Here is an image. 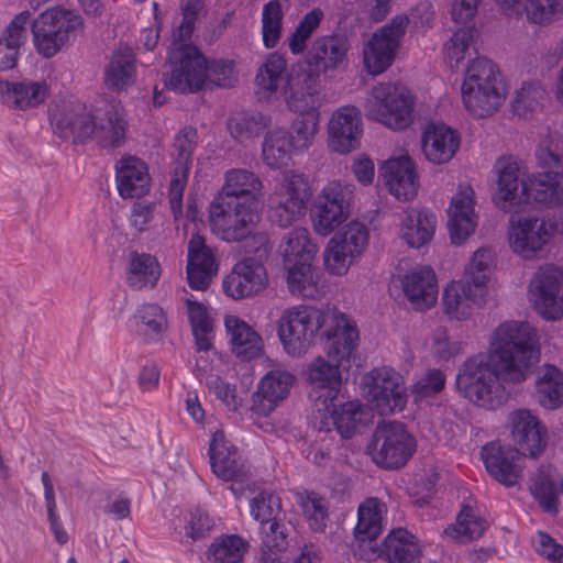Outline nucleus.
I'll return each instance as SVG.
<instances>
[{"mask_svg":"<svg viewBox=\"0 0 563 563\" xmlns=\"http://www.w3.org/2000/svg\"><path fill=\"white\" fill-rule=\"evenodd\" d=\"M421 554L417 539L407 530L398 528L389 532L382 547H371L368 553H362L365 560L385 558L390 563H412Z\"/></svg>","mask_w":563,"mask_h":563,"instance_id":"c756f323","label":"nucleus"},{"mask_svg":"<svg viewBox=\"0 0 563 563\" xmlns=\"http://www.w3.org/2000/svg\"><path fill=\"white\" fill-rule=\"evenodd\" d=\"M367 397L382 416L401 411L407 402L402 376L393 368L379 367L367 376Z\"/></svg>","mask_w":563,"mask_h":563,"instance_id":"4468645a","label":"nucleus"},{"mask_svg":"<svg viewBox=\"0 0 563 563\" xmlns=\"http://www.w3.org/2000/svg\"><path fill=\"white\" fill-rule=\"evenodd\" d=\"M352 199V185H342L339 181L329 183L323 188L314 208L316 231L323 236L332 233L350 217Z\"/></svg>","mask_w":563,"mask_h":563,"instance_id":"f8f14e48","label":"nucleus"},{"mask_svg":"<svg viewBox=\"0 0 563 563\" xmlns=\"http://www.w3.org/2000/svg\"><path fill=\"white\" fill-rule=\"evenodd\" d=\"M282 253L285 264L312 262L317 253V245L312 243L307 229L297 228L286 235Z\"/></svg>","mask_w":563,"mask_h":563,"instance_id":"603ef678","label":"nucleus"},{"mask_svg":"<svg viewBox=\"0 0 563 563\" xmlns=\"http://www.w3.org/2000/svg\"><path fill=\"white\" fill-rule=\"evenodd\" d=\"M292 150H295V144L290 140L289 132L277 128L265 135L262 150L263 159L269 167L279 168L287 165Z\"/></svg>","mask_w":563,"mask_h":563,"instance_id":"8fccbe9b","label":"nucleus"},{"mask_svg":"<svg viewBox=\"0 0 563 563\" xmlns=\"http://www.w3.org/2000/svg\"><path fill=\"white\" fill-rule=\"evenodd\" d=\"M534 395L539 405L544 409L560 408L563 405V373L551 364L539 367Z\"/></svg>","mask_w":563,"mask_h":563,"instance_id":"79ce46f5","label":"nucleus"},{"mask_svg":"<svg viewBox=\"0 0 563 563\" xmlns=\"http://www.w3.org/2000/svg\"><path fill=\"white\" fill-rule=\"evenodd\" d=\"M511 250L525 258L540 255L551 239V231L545 220L523 218L511 223L509 231Z\"/></svg>","mask_w":563,"mask_h":563,"instance_id":"6ab92c4d","label":"nucleus"},{"mask_svg":"<svg viewBox=\"0 0 563 563\" xmlns=\"http://www.w3.org/2000/svg\"><path fill=\"white\" fill-rule=\"evenodd\" d=\"M135 81V55L128 46L113 52L104 71V85L109 90L120 92Z\"/></svg>","mask_w":563,"mask_h":563,"instance_id":"a19ab883","label":"nucleus"},{"mask_svg":"<svg viewBox=\"0 0 563 563\" xmlns=\"http://www.w3.org/2000/svg\"><path fill=\"white\" fill-rule=\"evenodd\" d=\"M529 490L545 512L552 516L559 512V496L563 493V486L558 483L552 466L541 465L532 474Z\"/></svg>","mask_w":563,"mask_h":563,"instance_id":"c9c22d12","label":"nucleus"},{"mask_svg":"<svg viewBox=\"0 0 563 563\" xmlns=\"http://www.w3.org/2000/svg\"><path fill=\"white\" fill-rule=\"evenodd\" d=\"M283 11L277 0H272L264 5L263 9V42L268 48L274 47L279 37L282 30Z\"/></svg>","mask_w":563,"mask_h":563,"instance_id":"69168bd1","label":"nucleus"},{"mask_svg":"<svg viewBox=\"0 0 563 563\" xmlns=\"http://www.w3.org/2000/svg\"><path fill=\"white\" fill-rule=\"evenodd\" d=\"M0 95L3 102L15 110H26L43 103L48 95L45 81L11 82L0 80Z\"/></svg>","mask_w":563,"mask_h":563,"instance_id":"f704fd0d","label":"nucleus"},{"mask_svg":"<svg viewBox=\"0 0 563 563\" xmlns=\"http://www.w3.org/2000/svg\"><path fill=\"white\" fill-rule=\"evenodd\" d=\"M401 284L413 309L423 311L435 305L438 286L435 275L430 268H421L405 275Z\"/></svg>","mask_w":563,"mask_h":563,"instance_id":"72a5a7b5","label":"nucleus"},{"mask_svg":"<svg viewBox=\"0 0 563 563\" xmlns=\"http://www.w3.org/2000/svg\"><path fill=\"white\" fill-rule=\"evenodd\" d=\"M161 275L156 258L146 253L132 252L128 273V282L134 288L153 287Z\"/></svg>","mask_w":563,"mask_h":563,"instance_id":"864d4df0","label":"nucleus"},{"mask_svg":"<svg viewBox=\"0 0 563 563\" xmlns=\"http://www.w3.org/2000/svg\"><path fill=\"white\" fill-rule=\"evenodd\" d=\"M209 453L212 471L218 477L241 483L247 479V471L241 462L236 448L228 445L222 430L213 433Z\"/></svg>","mask_w":563,"mask_h":563,"instance_id":"7c9ffc66","label":"nucleus"},{"mask_svg":"<svg viewBox=\"0 0 563 563\" xmlns=\"http://www.w3.org/2000/svg\"><path fill=\"white\" fill-rule=\"evenodd\" d=\"M518 452L511 446L490 442L482 450V457L489 475L505 486H514L521 477V466L517 463Z\"/></svg>","mask_w":563,"mask_h":563,"instance_id":"c85d7f7f","label":"nucleus"},{"mask_svg":"<svg viewBox=\"0 0 563 563\" xmlns=\"http://www.w3.org/2000/svg\"><path fill=\"white\" fill-rule=\"evenodd\" d=\"M340 395L336 398L329 399L328 402L320 404L321 423L327 431L332 426L344 439L352 438L358 428L364 423L366 411L358 401L342 402Z\"/></svg>","mask_w":563,"mask_h":563,"instance_id":"aec40b11","label":"nucleus"},{"mask_svg":"<svg viewBox=\"0 0 563 563\" xmlns=\"http://www.w3.org/2000/svg\"><path fill=\"white\" fill-rule=\"evenodd\" d=\"M349 48L350 43L345 35L317 37L307 52L306 65L318 75L335 70L347 60Z\"/></svg>","mask_w":563,"mask_h":563,"instance_id":"4be33fe9","label":"nucleus"},{"mask_svg":"<svg viewBox=\"0 0 563 563\" xmlns=\"http://www.w3.org/2000/svg\"><path fill=\"white\" fill-rule=\"evenodd\" d=\"M300 506L312 530L322 532L328 521V505L324 498L311 492L299 495Z\"/></svg>","mask_w":563,"mask_h":563,"instance_id":"e2e57ef3","label":"nucleus"},{"mask_svg":"<svg viewBox=\"0 0 563 563\" xmlns=\"http://www.w3.org/2000/svg\"><path fill=\"white\" fill-rule=\"evenodd\" d=\"M494 252L489 247L478 249L465 269V280L471 282L476 290H483L487 282V272L494 264Z\"/></svg>","mask_w":563,"mask_h":563,"instance_id":"0e129e2a","label":"nucleus"},{"mask_svg":"<svg viewBox=\"0 0 563 563\" xmlns=\"http://www.w3.org/2000/svg\"><path fill=\"white\" fill-rule=\"evenodd\" d=\"M511 12L525 15L527 21L548 25L563 13V0H520Z\"/></svg>","mask_w":563,"mask_h":563,"instance_id":"5fc2aeb1","label":"nucleus"},{"mask_svg":"<svg viewBox=\"0 0 563 563\" xmlns=\"http://www.w3.org/2000/svg\"><path fill=\"white\" fill-rule=\"evenodd\" d=\"M218 265L205 239L195 234L188 243L187 280L191 289L206 290L212 277L217 274Z\"/></svg>","mask_w":563,"mask_h":563,"instance_id":"cd10ccee","label":"nucleus"},{"mask_svg":"<svg viewBox=\"0 0 563 563\" xmlns=\"http://www.w3.org/2000/svg\"><path fill=\"white\" fill-rule=\"evenodd\" d=\"M331 311L308 305L285 309L277 322V333L286 352L291 355L306 353L317 333H321L327 321L333 319Z\"/></svg>","mask_w":563,"mask_h":563,"instance_id":"39448f33","label":"nucleus"},{"mask_svg":"<svg viewBox=\"0 0 563 563\" xmlns=\"http://www.w3.org/2000/svg\"><path fill=\"white\" fill-rule=\"evenodd\" d=\"M415 440L400 422L379 423L367 445L372 460L384 468H399L411 457Z\"/></svg>","mask_w":563,"mask_h":563,"instance_id":"0eeeda50","label":"nucleus"},{"mask_svg":"<svg viewBox=\"0 0 563 563\" xmlns=\"http://www.w3.org/2000/svg\"><path fill=\"white\" fill-rule=\"evenodd\" d=\"M511 437L518 453L539 456L548 443V431L538 417L527 409L510 415Z\"/></svg>","mask_w":563,"mask_h":563,"instance_id":"a211bd4d","label":"nucleus"},{"mask_svg":"<svg viewBox=\"0 0 563 563\" xmlns=\"http://www.w3.org/2000/svg\"><path fill=\"white\" fill-rule=\"evenodd\" d=\"M194 26V20L184 18L173 33L167 57L170 71L165 74L164 85L175 92H196L205 85L207 59L196 46L186 43L190 40Z\"/></svg>","mask_w":563,"mask_h":563,"instance_id":"f257e3e1","label":"nucleus"},{"mask_svg":"<svg viewBox=\"0 0 563 563\" xmlns=\"http://www.w3.org/2000/svg\"><path fill=\"white\" fill-rule=\"evenodd\" d=\"M185 303L198 351L210 350L211 342L209 335L213 331V320L207 307L190 298H187Z\"/></svg>","mask_w":563,"mask_h":563,"instance_id":"6e6d98bb","label":"nucleus"},{"mask_svg":"<svg viewBox=\"0 0 563 563\" xmlns=\"http://www.w3.org/2000/svg\"><path fill=\"white\" fill-rule=\"evenodd\" d=\"M268 125V119L262 113L238 112L228 121L230 134L244 142L257 137Z\"/></svg>","mask_w":563,"mask_h":563,"instance_id":"bf43d9fd","label":"nucleus"},{"mask_svg":"<svg viewBox=\"0 0 563 563\" xmlns=\"http://www.w3.org/2000/svg\"><path fill=\"white\" fill-rule=\"evenodd\" d=\"M209 219L213 232L227 242H241L261 219L260 207L214 199L210 205Z\"/></svg>","mask_w":563,"mask_h":563,"instance_id":"1a4fd4ad","label":"nucleus"},{"mask_svg":"<svg viewBox=\"0 0 563 563\" xmlns=\"http://www.w3.org/2000/svg\"><path fill=\"white\" fill-rule=\"evenodd\" d=\"M295 379V376L287 371L268 372L252 396L251 410L257 416H268L287 397Z\"/></svg>","mask_w":563,"mask_h":563,"instance_id":"5701e85b","label":"nucleus"},{"mask_svg":"<svg viewBox=\"0 0 563 563\" xmlns=\"http://www.w3.org/2000/svg\"><path fill=\"white\" fill-rule=\"evenodd\" d=\"M363 134L361 111L354 106L335 110L328 123V146L332 152L349 154L360 146Z\"/></svg>","mask_w":563,"mask_h":563,"instance_id":"dca6fc26","label":"nucleus"},{"mask_svg":"<svg viewBox=\"0 0 563 563\" xmlns=\"http://www.w3.org/2000/svg\"><path fill=\"white\" fill-rule=\"evenodd\" d=\"M333 239L351 250L354 255L360 256L368 243V230L365 224L351 221Z\"/></svg>","mask_w":563,"mask_h":563,"instance_id":"774afa93","label":"nucleus"},{"mask_svg":"<svg viewBox=\"0 0 563 563\" xmlns=\"http://www.w3.org/2000/svg\"><path fill=\"white\" fill-rule=\"evenodd\" d=\"M508 371L505 365L494 361L490 353L477 354L467 358L459 369L456 387L470 401L490 407L499 379L508 383L521 382L512 374H507Z\"/></svg>","mask_w":563,"mask_h":563,"instance_id":"20e7f679","label":"nucleus"},{"mask_svg":"<svg viewBox=\"0 0 563 563\" xmlns=\"http://www.w3.org/2000/svg\"><path fill=\"white\" fill-rule=\"evenodd\" d=\"M323 12L319 8H314L308 12L295 32L289 38V48L294 54L302 53L306 48V41L311 36L312 32L320 25Z\"/></svg>","mask_w":563,"mask_h":563,"instance_id":"338daca9","label":"nucleus"},{"mask_svg":"<svg viewBox=\"0 0 563 563\" xmlns=\"http://www.w3.org/2000/svg\"><path fill=\"white\" fill-rule=\"evenodd\" d=\"M310 196L309 184L302 175L285 174L269 198L272 222L280 228L290 227L302 214Z\"/></svg>","mask_w":563,"mask_h":563,"instance_id":"9d476101","label":"nucleus"},{"mask_svg":"<svg viewBox=\"0 0 563 563\" xmlns=\"http://www.w3.org/2000/svg\"><path fill=\"white\" fill-rule=\"evenodd\" d=\"M298 115L292 120L289 133L295 151H305L311 144L319 131L320 113L316 108L294 110Z\"/></svg>","mask_w":563,"mask_h":563,"instance_id":"3c124183","label":"nucleus"},{"mask_svg":"<svg viewBox=\"0 0 563 563\" xmlns=\"http://www.w3.org/2000/svg\"><path fill=\"white\" fill-rule=\"evenodd\" d=\"M554 208L563 202V173L547 172L536 176L529 184V199Z\"/></svg>","mask_w":563,"mask_h":563,"instance_id":"49530a36","label":"nucleus"},{"mask_svg":"<svg viewBox=\"0 0 563 563\" xmlns=\"http://www.w3.org/2000/svg\"><path fill=\"white\" fill-rule=\"evenodd\" d=\"M391 195L409 200L417 194L418 184L413 163L409 157H399L385 162L379 169Z\"/></svg>","mask_w":563,"mask_h":563,"instance_id":"473e14b6","label":"nucleus"},{"mask_svg":"<svg viewBox=\"0 0 563 563\" xmlns=\"http://www.w3.org/2000/svg\"><path fill=\"white\" fill-rule=\"evenodd\" d=\"M434 229L433 214L411 209L404 213L400 236L410 247L419 249L431 241Z\"/></svg>","mask_w":563,"mask_h":563,"instance_id":"c03bdc74","label":"nucleus"},{"mask_svg":"<svg viewBox=\"0 0 563 563\" xmlns=\"http://www.w3.org/2000/svg\"><path fill=\"white\" fill-rule=\"evenodd\" d=\"M536 158L540 167L563 173V136H547L539 144Z\"/></svg>","mask_w":563,"mask_h":563,"instance_id":"680f3d73","label":"nucleus"},{"mask_svg":"<svg viewBox=\"0 0 563 563\" xmlns=\"http://www.w3.org/2000/svg\"><path fill=\"white\" fill-rule=\"evenodd\" d=\"M93 113L68 112L55 123L56 132L64 139H71L74 143L93 137Z\"/></svg>","mask_w":563,"mask_h":563,"instance_id":"4d7b16f0","label":"nucleus"},{"mask_svg":"<svg viewBox=\"0 0 563 563\" xmlns=\"http://www.w3.org/2000/svg\"><path fill=\"white\" fill-rule=\"evenodd\" d=\"M496 191L493 196L495 205L505 212L529 202V185L526 181V173L519 161L512 156H504L497 159L495 166Z\"/></svg>","mask_w":563,"mask_h":563,"instance_id":"2eb2a0df","label":"nucleus"},{"mask_svg":"<svg viewBox=\"0 0 563 563\" xmlns=\"http://www.w3.org/2000/svg\"><path fill=\"white\" fill-rule=\"evenodd\" d=\"M460 147L459 133L444 123L431 122L421 135V148L426 159L432 164L449 163Z\"/></svg>","mask_w":563,"mask_h":563,"instance_id":"a878e982","label":"nucleus"},{"mask_svg":"<svg viewBox=\"0 0 563 563\" xmlns=\"http://www.w3.org/2000/svg\"><path fill=\"white\" fill-rule=\"evenodd\" d=\"M483 290H476L474 285L468 282H452L444 289L443 307L444 312L453 319L462 320L468 318L475 305L478 303V297Z\"/></svg>","mask_w":563,"mask_h":563,"instance_id":"58836bf2","label":"nucleus"},{"mask_svg":"<svg viewBox=\"0 0 563 563\" xmlns=\"http://www.w3.org/2000/svg\"><path fill=\"white\" fill-rule=\"evenodd\" d=\"M216 199L261 207L263 201L262 180L247 169L235 168L228 170L225 183Z\"/></svg>","mask_w":563,"mask_h":563,"instance_id":"b1692460","label":"nucleus"},{"mask_svg":"<svg viewBox=\"0 0 563 563\" xmlns=\"http://www.w3.org/2000/svg\"><path fill=\"white\" fill-rule=\"evenodd\" d=\"M119 192L123 198H139L143 196L150 185L147 168L136 157H123L117 167Z\"/></svg>","mask_w":563,"mask_h":563,"instance_id":"ea45409f","label":"nucleus"},{"mask_svg":"<svg viewBox=\"0 0 563 563\" xmlns=\"http://www.w3.org/2000/svg\"><path fill=\"white\" fill-rule=\"evenodd\" d=\"M364 108L367 119L394 130H404L412 121L413 99L405 87L380 82L371 89Z\"/></svg>","mask_w":563,"mask_h":563,"instance_id":"423d86ee","label":"nucleus"},{"mask_svg":"<svg viewBox=\"0 0 563 563\" xmlns=\"http://www.w3.org/2000/svg\"><path fill=\"white\" fill-rule=\"evenodd\" d=\"M268 276L260 261L245 258L238 262L223 280L224 291L234 299L254 296L267 287Z\"/></svg>","mask_w":563,"mask_h":563,"instance_id":"412c9836","label":"nucleus"},{"mask_svg":"<svg viewBox=\"0 0 563 563\" xmlns=\"http://www.w3.org/2000/svg\"><path fill=\"white\" fill-rule=\"evenodd\" d=\"M448 227L454 244H462L475 230L477 221L474 212V190L470 185H461L451 200L448 210Z\"/></svg>","mask_w":563,"mask_h":563,"instance_id":"393cba45","label":"nucleus"},{"mask_svg":"<svg viewBox=\"0 0 563 563\" xmlns=\"http://www.w3.org/2000/svg\"><path fill=\"white\" fill-rule=\"evenodd\" d=\"M529 296L543 319L560 320L563 317V269L552 264L540 266L529 283Z\"/></svg>","mask_w":563,"mask_h":563,"instance_id":"9b49d317","label":"nucleus"},{"mask_svg":"<svg viewBox=\"0 0 563 563\" xmlns=\"http://www.w3.org/2000/svg\"><path fill=\"white\" fill-rule=\"evenodd\" d=\"M93 139L106 148L120 146L125 140L126 123L113 106L93 111Z\"/></svg>","mask_w":563,"mask_h":563,"instance_id":"4c0bfd02","label":"nucleus"},{"mask_svg":"<svg viewBox=\"0 0 563 563\" xmlns=\"http://www.w3.org/2000/svg\"><path fill=\"white\" fill-rule=\"evenodd\" d=\"M30 13L18 14L0 36V69H12L16 65L19 49L26 38Z\"/></svg>","mask_w":563,"mask_h":563,"instance_id":"37998d69","label":"nucleus"},{"mask_svg":"<svg viewBox=\"0 0 563 563\" xmlns=\"http://www.w3.org/2000/svg\"><path fill=\"white\" fill-rule=\"evenodd\" d=\"M385 505L377 498H368L358 507V520L354 529L362 553H368L372 543L382 532V514Z\"/></svg>","mask_w":563,"mask_h":563,"instance_id":"e433bc0d","label":"nucleus"},{"mask_svg":"<svg viewBox=\"0 0 563 563\" xmlns=\"http://www.w3.org/2000/svg\"><path fill=\"white\" fill-rule=\"evenodd\" d=\"M485 529V520L470 506H464L457 515L455 525L446 528L445 533L459 542H467L479 538Z\"/></svg>","mask_w":563,"mask_h":563,"instance_id":"13d9d810","label":"nucleus"},{"mask_svg":"<svg viewBox=\"0 0 563 563\" xmlns=\"http://www.w3.org/2000/svg\"><path fill=\"white\" fill-rule=\"evenodd\" d=\"M287 268V286L292 295L314 299L319 296V276L312 262L285 264Z\"/></svg>","mask_w":563,"mask_h":563,"instance_id":"09e8293b","label":"nucleus"},{"mask_svg":"<svg viewBox=\"0 0 563 563\" xmlns=\"http://www.w3.org/2000/svg\"><path fill=\"white\" fill-rule=\"evenodd\" d=\"M247 547V542L239 536L221 537L210 545L208 561L209 563H239Z\"/></svg>","mask_w":563,"mask_h":563,"instance_id":"052dcab7","label":"nucleus"},{"mask_svg":"<svg viewBox=\"0 0 563 563\" xmlns=\"http://www.w3.org/2000/svg\"><path fill=\"white\" fill-rule=\"evenodd\" d=\"M331 318L333 319L327 321L320 335L325 339L327 357L343 365L356 349L358 332L344 313L332 309Z\"/></svg>","mask_w":563,"mask_h":563,"instance_id":"f3484780","label":"nucleus"},{"mask_svg":"<svg viewBox=\"0 0 563 563\" xmlns=\"http://www.w3.org/2000/svg\"><path fill=\"white\" fill-rule=\"evenodd\" d=\"M319 82L320 75L307 67L288 74L280 95L290 110L316 108L320 100Z\"/></svg>","mask_w":563,"mask_h":563,"instance_id":"bb28decb","label":"nucleus"},{"mask_svg":"<svg viewBox=\"0 0 563 563\" xmlns=\"http://www.w3.org/2000/svg\"><path fill=\"white\" fill-rule=\"evenodd\" d=\"M341 366L342 364L322 356L317 357L307 366V379L318 390L316 398L318 412L321 411L320 404L339 396L342 385Z\"/></svg>","mask_w":563,"mask_h":563,"instance_id":"2f4dec72","label":"nucleus"},{"mask_svg":"<svg viewBox=\"0 0 563 563\" xmlns=\"http://www.w3.org/2000/svg\"><path fill=\"white\" fill-rule=\"evenodd\" d=\"M225 327L231 333L233 352L243 360H253L263 352L262 338L244 321L235 317L225 319Z\"/></svg>","mask_w":563,"mask_h":563,"instance_id":"a18cd8bd","label":"nucleus"},{"mask_svg":"<svg viewBox=\"0 0 563 563\" xmlns=\"http://www.w3.org/2000/svg\"><path fill=\"white\" fill-rule=\"evenodd\" d=\"M286 59L276 53L268 55L257 69L255 85L268 97L280 95L287 79Z\"/></svg>","mask_w":563,"mask_h":563,"instance_id":"de8ad7c7","label":"nucleus"},{"mask_svg":"<svg viewBox=\"0 0 563 563\" xmlns=\"http://www.w3.org/2000/svg\"><path fill=\"white\" fill-rule=\"evenodd\" d=\"M79 15L54 8L43 12L32 23L34 45L45 58L53 57L68 41L69 34L81 29Z\"/></svg>","mask_w":563,"mask_h":563,"instance_id":"6e6552de","label":"nucleus"},{"mask_svg":"<svg viewBox=\"0 0 563 563\" xmlns=\"http://www.w3.org/2000/svg\"><path fill=\"white\" fill-rule=\"evenodd\" d=\"M506 93L497 66L484 57L474 59L462 84V99L466 110L477 118L490 117L503 106Z\"/></svg>","mask_w":563,"mask_h":563,"instance_id":"7ed1b4c3","label":"nucleus"},{"mask_svg":"<svg viewBox=\"0 0 563 563\" xmlns=\"http://www.w3.org/2000/svg\"><path fill=\"white\" fill-rule=\"evenodd\" d=\"M408 23V16L400 14L372 35L363 52L364 64L368 73L379 75L391 65Z\"/></svg>","mask_w":563,"mask_h":563,"instance_id":"ddd939ff","label":"nucleus"},{"mask_svg":"<svg viewBox=\"0 0 563 563\" xmlns=\"http://www.w3.org/2000/svg\"><path fill=\"white\" fill-rule=\"evenodd\" d=\"M538 335L533 327L526 321L510 320L499 324L493 332L488 353L493 360L509 371L507 374L526 379L533 362Z\"/></svg>","mask_w":563,"mask_h":563,"instance_id":"f03ea898","label":"nucleus"}]
</instances>
